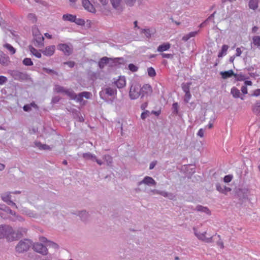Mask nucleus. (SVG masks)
<instances>
[{"mask_svg": "<svg viewBox=\"0 0 260 260\" xmlns=\"http://www.w3.org/2000/svg\"><path fill=\"white\" fill-rule=\"evenodd\" d=\"M216 189L220 193L226 194L228 192L231 191V188L225 185H221L219 183L216 184Z\"/></svg>", "mask_w": 260, "mask_h": 260, "instance_id": "dca6fc26", "label": "nucleus"}, {"mask_svg": "<svg viewBox=\"0 0 260 260\" xmlns=\"http://www.w3.org/2000/svg\"><path fill=\"white\" fill-rule=\"evenodd\" d=\"M136 0H124L125 4L130 7L134 6Z\"/></svg>", "mask_w": 260, "mask_h": 260, "instance_id": "680f3d73", "label": "nucleus"}, {"mask_svg": "<svg viewBox=\"0 0 260 260\" xmlns=\"http://www.w3.org/2000/svg\"><path fill=\"white\" fill-rule=\"evenodd\" d=\"M105 92L106 94L109 96H112L115 94H116V90L111 87H107L105 89Z\"/></svg>", "mask_w": 260, "mask_h": 260, "instance_id": "ea45409f", "label": "nucleus"}, {"mask_svg": "<svg viewBox=\"0 0 260 260\" xmlns=\"http://www.w3.org/2000/svg\"><path fill=\"white\" fill-rule=\"evenodd\" d=\"M64 64H67L70 68H73L75 66V62L73 61H69L64 62Z\"/></svg>", "mask_w": 260, "mask_h": 260, "instance_id": "e2e57ef3", "label": "nucleus"}, {"mask_svg": "<svg viewBox=\"0 0 260 260\" xmlns=\"http://www.w3.org/2000/svg\"><path fill=\"white\" fill-rule=\"evenodd\" d=\"M82 6L85 10L94 13L95 9L94 6L91 4L89 0H82Z\"/></svg>", "mask_w": 260, "mask_h": 260, "instance_id": "ddd939ff", "label": "nucleus"}, {"mask_svg": "<svg viewBox=\"0 0 260 260\" xmlns=\"http://www.w3.org/2000/svg\"><path fill=\"white\" fill-rule=\"evenodd\" d=\"M195 210L198 212H204L208 215L211 214V212L208 207H204L200 205H197Z\"/></svg>", "mask_w": 260, "mask_h": 260, "instance_id": "4be33fe9", "label": "nucleus"}, {"mask_svg": "<svg viewBox=\"0 0 260 260\" xmlns=\"http://www.w3.org/2000/svg\"><path fill=\"white\" fill-rule=\"evenodd\" d=\"M170 47L171 44L169 43H164L157 47V50L158 52H162L169 49Z\"/></svg>", "mask_w": 260, "mask_h": 260, "instance_id": "a878e982", "label": "nucleus"}, {"mask_svg": "<svg viewBox=\"0 0 260 260\" xmlns=\"http://www.w3.org/2000/svg\"><path fill=\"white\" fill-rule=\"evenodd\" d=\"M128 68L131 71L133 72H137L138 70V67L133 63L129 64Z\"/></svg>", "mask_w": 260, "mask_h": 260, "instance_id": "3c124183", "label": "nucleus"}, {"mask_svg": "<svg viewBox=\"0 0 260 260\" xmlns=\"http://www.w3.org/2000/svg\"><path fill=\"white\" fill-rule=\"evenodd\" d=\"M42 70L45 73L49 74L51 76H54V75H55L56 76H59V73L57 71H56L54 70H52V69H48L47 68L44 67L42 68Z\"/></svg>", "mask_w": 260, "mask_h": 260, "instance_id": "c85d7f7f", "label": "nucleus"}, {"mask_svg": "<svg viewBox=\"0 0 260 260\" xmlns=\"http://www.w3.org/2000/svg\"><path fill=\"white\" fill-rule=\"evenodd\" d=\"M248 190L246 188H238L236 190L235 197L243 201L248 197Z\"/></svg>", "mask_w": 260, "mask_h": 260, "instance_id": "6e6552de", "label": "nucleus"}, {"mask_svg": "<svg viewBox=\"0 0 260 260\" xmlns=\"http://www.w3.org/2000/svg\"><path fill=\"white\" fill-rule=\"evenodd\" d=\"M10 62L9 57L0 50V64L3 66H8Z\"/></svg>", "mask_w": 260, "mask_h": 260, "instance_id": "f8f14e48", "label": "nucleus"}, {"mask_svg": "<svg viewBox=\"0 0 260 260\" xmlns=\"http://www.w3.org/2000/svg\"><path fill=\"white\" fill-rule=\"evenodd\" d=\"M54 91L57 93H63L68 96L70 99H75V92L72 89H65L64 87L59 85H56Z\"/></svg>", "mask_w": 260, "mask_h": 260, "instance_id": "39448f33", "label": "nucleus"}, {"mask_svg": "<svg viewBox=\"0 0 260 260\" xmlns=\"http://www.w3.org/2000/svg\"><path fill=\"white\" fill-rule=\"evenodd\" d=\"M78 215L80 217L81 220L84 222L87 221L89 217L88 212H86L85 210H82L79 212Z\"/></svg>", "mask_w": 260, "mask_h": 260, "instance_id": "5701e85b", "label": "nucleus"}, {"mask_svg": "<svg viewBox=\"0 0 260 260\" xmlns=\"http://www.w3.org/2000/svg\"><path fill=\"white\" fill-rule=\"evenodd\" d=\"M44 38L41 34L36 35V37H34V42H36L35 44L38 47H42L44 46Z\"/></svg>", "mask_w": 260, "mask_h": 260, "instance_id": "f3484780", "label": "nucleus"}, {"mask_svg": "<svg viewBox=\"0 0 260 260\" xmlns=\"http://www.w3.org/2000/svg\"><path fill=\"white\" fill-rule=\"evenodd\" d=\"M13 233V228L8 224L0 225V239H6L8 241H14L12 235Z\"/></svg>", "mask_w": 260, "mask_h": 260, "instance_id": "f257e3e1", "label": "nucleus"}, {"mask_svg": "<svg viewBox=\"0 0 260 260\" xmlns=\"http://www.w3.org/2000/svg\"><path fill=\"white\" fill-rule=\"evenodd\" d=\"M8 73L15 80L22 81L28 79V75L26 73L18 70H9Z\"/></svg>", "mask_w": 260, "mask_h": 260, "instance_id": "7ed1b4c3", "label": "nucleus"}, {"mask_svg": "<svg viewBox=\"0 0 260 260\" xmlns=\"http://www.w3.org/2000/svg\"><path fill=\"white\" fill-rule=\"evenodd\" d=\"M161 55L162 58H170V59H172L174 56V55L172 54H168V53H161Z\"/></svg>", "mask_w": 260, "mask_h": 260, "instance_id": "13d9d810", "label": "nucleus"}, {"mask_svg": "<svg viewBox=\"0 0 260 260\" xmlns=\"http://www.w3.org/2000/svg\"><path fill=\"white\" fill-rule=\"evenodd\" d=\"M32 245L31 242L28 239L20 241L15 247L17 252L23 253L27 251Z\"/></svg>", "mask_w": 260, "mask_h": 260, "instance_id": "f03ea898", "label": "nucleus"}, {"mask_svg": "<svg viewBox=\"0 0 260 260\" xmlns=\"http://www.w3.org/2000/svg\"><path fill=\"white\" fill-rule=\"evenodd\" d=\"M260 95V89H257L253 91V93L251 94V96H258Z\"/></svg>", "mask_w": 260, "mask_h": 260, "instance_id": "774afa93", "label": "nucleus"}, {"mask_svg": "<svg viewBox=\"0 0 260 260\" xmlns=\"http://www.w3.org/2000/svg\"><path fill=\"white\" fill-rule=\"evenodd\" d=\"M193 230L194 232V235L197 237V238L199 240L203 241L204 239H205V235L206 234V232H205L203 233H201L200 232H198L195 228H193Z\"/></svg>", "mask_w": 260, "mask_h": 260, "instance_id": "f704fd0d", "label": "nucleus"}, {"mask_svg": "<svg viewBox=\"0 0 260 260\" xmlns=\"http://www.w3.org/2000/svg\"><path fill=\"white\" fill-rule=\"evenodd\" d=\"M47 246L52 247L55 249H58L59 248V245L57 243L51 241L48 242Z\"/></svg>", "mask_w": 260, "mask_h": 260, "instance_id": "09e8293b", "label": "nucleus"}, {"mask_svg": "<svg viewBox=\"0 0 260 260\" xmlns=\"http://www.w3.org/2000/svg\"><path fill=\"white\" fill-rule=\"evenodd\" d=\"M28 48L31 53L38 58H40L42 57L41 53L32 45H29Z\"/></svg>", "mask_w": 260, "mask_h": 260, "instance_id": "b1692460", "label": "nucleus"}, {"mask_svg": "<svg viewBox=\"0 0 260 260\" xmlns=\"http://www.w3.org/2000/svg\"><path fill=\"white\" fill-rule=\"evenodd\" d=\"M82 157L86 160H91L92 161H94V159L96 158V156L95 155L92 154L89 152L83 153Z\"/></svg>", "mask_w": 260, "mask_h": 260, "instance_id": "2f4dec72", "label": "nucleus"}, {"mask_svg": "<svg viewBox=\"0 0 260 260\" xmlns=\"http://www.w3.org/2000/svg\"><path fill=\"white\" fill-rule=\"evenodd\" d=\"M197 34V31L190 32L188 34L184 35L182 40L184 42L188 41L190 38L194 37Z\"/></svg>", "mask_w": 260, "mask_h": 260, "instance_id": "e433bc0d", "label": "nucleus"}, {"mask_svg": "<svg viewBox=\"0 0 260 260\" xmlns=\"http://www.w3.org/2000/svg\"><path fill=\"white\" fill-rule=\"evenodd\" d=\"M115 84L118 88L123 87L126 84L125 77L124 76L119 77V79L115 82Z\"/></svg>", "mask_w": 260, "mask_h": 260, "instance_id": "6ab92c4d", "label": "nucleus"}, {"mask_svg": "<svg viewBox=\"0 0 260 260\" xmlns=\"http://www.w3.org/2000/svg\"><path fill=\"white\" fill-rule=\"evenodd\" d=\"M234 76L235 77L236 80L238 81H244L246 79L248 78V77L245 78V76L241 73H240V74L234 73Z\"/></svg>", "mask_w": 260, "mask_h": 260, "instance_id": "79ce46f5", "label": "nucleus"}, {"mask_svg": "<svg viewBox=\"0 0 260 260\" xmlns=\"http://www.w3.org/2000/svg\"><path fill=\"white\" fill-rule=\"evenodd\" d=\"M152 92V88L151 85L148 84H144L142 87H141V98H144L145 96H148Z\"/></svg>", "mask_w": 260, "mask_h": 260, "instance_id": "1a4fd4ad", "label": "nucleus"}, {"mask_svg": "<svg viewBox=\"0 0 260 260\" xmlns=\"http://www.w3.org/2000/svg\"><path fill=\"white\" fill-rule=\"evenodd\" d=\"M33 249L38 253L42 255H46L48 249L45 246L40 243H36L33 245Z\"/></svg>", "mask_w": 260, "mask_h": 260, "instance_id": "423d86ee", "label": "nucleus"}, {"mask_svg": "<svg viewBox=\"0 0 260 260\" xmlns=\"http://www.w3.org/2000/svg\"><path fill=\"white\" fill-rule=\"evenodd\" d=\"M76 16L70 14H66L63 15L62 19L64 21H70L71 22H74Z\"/></svg>", "mask_w": 260, "mask_h": 260, "instance_id": "393cba45", "label": "nucleus"}, {"mask_svg": "<svg viewBox=\"0 0 260 260\" xmlns=\"http://www.w3.org/2000/svg\"><path fill=\"white\" fill-rule=\"evenodd\" d=\"M140 33L144 34L147 38H150L152 35L154 34V31L150 28H141Z\"/></svg>", "mask_w": 260, "mask_h": 260, "instance_id": "412c9836", "label": "nucleus"}, {"mask_svg": "<svg viewBox=\"0 0 260 260\" xmlns=\"http://www.w3.org/2000/svg\"><path fill=\"white\" fill-rule=\"evenodd\" d=\"M113 7L117 10L120 8V5L121 0H110Z\"/></svg>", "mask_w": 260, "mask_h": 260, "instance_id": "a19ab883", "label": "nucleus"}, {"mask_svg": "<svg viewBox=\"0 0 260 260\" xmlns=\"http://www.w3.org/2000/svg\"><path fill=\"white\" fill-rule=\"evenodd\" d=\"M110 58L105 56L100 59V61L98 63V66L99 68L101 69H103L105 65L108 64L109 63V60H110Z\"/></svg>", "mask_w": 260, "mask_h": 260, "instance_id": "a211bd4d", "label": "nucleus"}, {"mask_svg": "<svg viewBox=\"0 0 260 260\" xmlns=\"http://www.w3.org/2000/svg\"><path fill=\"white\" fill-rule=\"evenodd\" d=\"M229 48V46L227 45H223L221 47V51L218 53V57L219 58L222 57L224 55L226 54L227 50Z\"/></svg>", "mask_w": 260, "mask_h": 260, "instance_id": "72a5a7b5", "label": "nucleus"}, {"mask_svg": "<svg viewBox=\"0 0 260 260\" xmlns=\"http://www.w3.org/2000/svg\"><path fill=\"white\" fill-rule=\"evenodd\" d=\"M60 98L59 96H55L52 98L51 104H57L60 100Z\"/></svg>", "mask_w": 260, "mask_h": 260, "instance_id": "4d7b16f0", "label": "nucleus"}, {"mask_svg": "<svg viewBox=\"0 0 260 260\" xmlns=\"http://www.w3.org/2000/svg\"><path fill=\"white\" fill-rule=\"evenodd\" d=\"M40 150H51V148L50 146L47 144H43L42 145L41 149Z\"/></svg>", "mask_w": 260, "mask_h": 260, "instance_id": "338daca9", "label": "nucleus"}, {"mask_svg": "<svg viewBox=\"0 0 260 260\" xmlns=\"http://www.w3.org/2000/svg\"><path fill=\"white\" fill-rule=\"evenodd\" d=\"M27 18L31 21L32 23H35L37 21V18L35 14L29 13L27 15Z\"/></svg>", "mask_w": 260, "mask_h": 260, "instance_id": "37998d69", "label": "nucleus"}, {"mask_svg": "<svg viewBox=\"0 0 260 260\" xmlns=\"http://www.w3.org/2000/svg\"><path fill=\"white\" fill-rule=\"evenodd\" d=\"M179 106L177 102H175L173 104L172 107V114L173 115H179Z\"/></svg>", "mask_w": 260, "mask_h": 260, "instance_id": "c756f323", "label": "nucleus"}, {"mask_svg": "<svg viewBox=\"0 0 260 260\" xmlns=\"http://www.w3.org/2000/svg\"><path fill=\"white\" fill-rule=\"evenodd\" d=\"M23 109L25 112H29L31 110L29 104L25 105L23 107Z\"/></svg>", "mask_w": 260, "mask_h": 260, "instance_id": "69168bd1", "label": "nucleus"}, {"mask_svg": "<svg viewBox=\"0 0 260 260\" xmlns=\"http://www.w3.org/2000/svg\"><path fill=\"white\" fill-rule=\"evenodd\" d=\"M258 0H250L248 4V6L250 9L253 10L256 9L258 7Z\"/></svg>", "mask_w": 260, "mask_h": 260, "instance_id": "473e14b6", "label": "nucleus"}, {"mask_svg": "<svg viewBox=\"0 0 260 260\" xmlns=\"http://www.w3.org/2000/svg\"><path fill=\"white\" fill-rule=\"evenodd\" d=\"M76 24L80 26H84L85 25V21L82 18H77L76 17L75 21H74Z\"/></svg>", "mask_w": 260, "mask_h": 260, "instance_id": "8fccbe9b", "label": "nucleus"}, {"mask_svg": "<svg viewBox=\"0 0 260 260\" xmlns=\"http://www.w3.org/2000/svg\"><path fill=\"white\" fill-rule=\"evenodd\" d=\"M0 210H3L12 215H16V212L15 211H13L9 207L6 206L4 204H0Z\"/></svg>", "mask_w": 260, "mask_h": 260, "instance_id": "bb28decb", "label": "nucleus"}, {"mask_svg": "<svg viewBox=\"0 0 260 260\" xmlns=\"http://www.w3.org/2000/svg\"><path fill=\"white\" fill-rule=\"evenodd\" d=\"M191 97V94L190 92L185 93V95L184 97V102L185 103H188Z\"/></svg>", "mask_w": 260, "mask_h": 260, "instance_id": "603ef678", "label": "nucleus"}, {"mask_svg": "<svg viewBox=\"0 0 260 260\" xmlns=\"http://www.w3.org/2000/svg\"><path fill=\"white\" fill-rule=\"evenodd\" d=\"M192 84V82H187V83H182L181 84V88L183 90V91L186 93V92H190V86Z\"/></svg>", "mask_w": 260, "mask_h": 260, "instance_id": "7c9ffc66", "label": "nucleus"}, {"mask_svg": "<svg viewBox=\"0 0 260 260\" xmlns=\"http://www.w3.org/2000/svg\"><path fill=\"white\" fill-rule=\"evenodd\" d=\"M142 184H145L148 186H155L156 185V182L151 177L146 176L142 181L138 183V185L140 186Z\"/></svg>", "mask_w": 260, "mask_h": 260, "instance_id": "9d476101", "label": "nucleus"}, {"mask_svg": "<svg viewBox=\"0 0 260 260\" xmlns=\"http://www.w3.org/2000/svg\"><path fill=\"white\" fill-rule=\"evenodd\" d=\"M252 43L260 49V36H255L252 38Z\"/></svg>", "mask_w": 260, "mask_h": 260, "instance_id": "c9c22d12", "label": "nucleus"}, {"mask_svg": "<svg viewBox=\"0 0 260 260\" xmlns=\"http://www.w3.org/2000/svg\"><path fill=\"white\" fill-rule=\"evenodd\" d=\"M55 48L54 45H51L46 47L44 50H40L39 51L46 56H51L54 54Z\"/></svg>", "mask_w": 260, "mask_h": 260, "instance_id": "4468645a", "label": "nucleus"}, {"mask_svg": "<svg viewBox=\"0 0 260 260\" xmlns=\"http://www.w3.org/2000/svg\"><path fill=\"white\" fill-rule=\"evenodd\" d=\"M148 75L150 77H154L156 76V72L152 67H149L147 69Z\"/></svg>", "mask_w": 260, "mask_h": 260, "instance_id": "c03bdc74", "label": "nucleus"}, {"mask_svg": "<svg viewBox=\"0 0 260 260\" xmlns=\"http://www.w3.org/2000/svg\"><path fill=\"white\" fill-rule=\"evenodd\" d=\"M57 49L62 51L67 56L70 55L73 52V48L67 44H59L57 46Z\"/></svg>", "mask_w": 260, "mask_h": 260, "instance_id": "0eeeda50", "label": "nucleus"}, {"mask_svg": "<svg viewBox=\"0 0 260 260\" xmlns=\"http://www.w3.org/2000/svg\"><path fill=\"white\" fill-rule=\"evenodd\" d=\"M4 47L10 51L12 54H14L16 52V49L10 44L6 43Z\"/></svg>", "mask_w": 260, "mask_h": 260, "instance_id": "a18cd8bd", "label": "nucleus"}, {"mask_svg": "<svg viewBox=\"0 0 260 260\" xmlns=\"http://www.w3.org/2000/svg\"><path fill=\"white\" fill-rule=\"evenodd\" d=\"M75 99H71L72 100H76L77 102H81L83 100V96H82L81 93H79L78 95L75 93Z\"/></svg>", "mask_w": 260, "mask_h": 260, "instance_id": "5fc2aeb1", "label": "nucleus"}, {"mask_svg": "<svg viewBox=\"0 0 260 260\" xmlns=\"http://www.w3.org/2000/svg\"><path fill=\"white\" fill-rule=\"evenodd\" d=\"M220 75L223 79L232 77L234 75V72L232 70H230L226 71H221L220 72Z\"/></svg>", "mask_w": 260, "mask_h": 260, "instance_id": "aec40b11", "label": "nucleus"}, {"mask_svg": "<svg viewBox=\"0 0 260 260\" xmlns=\"http://www.w3.org/2000/svg\"><path fill=\"white\" fill-rule=\"evenodd\" d=\"M150 112L148 110H145L141 113V118L144 120L149 116Z\"/></svg>", "mask_w": 260, "mask_h": 260, "instance_id": "864d4df0", "label": "nucleus"}, {"mask_svg": "<svg viewBox=\"0 0 260 260\" xmlns=\"http://www.w3.org/2000/svg\"><path fill=\"white\" fill-rule=\"evenodd\" d=\"M231 93L233 95L234 98H241V100H243V98L240 96L241 93H240L239 90L238 88H237L236 87H233L231 89Z\"/></svg>", "mask_w": 260, "mask_h": 260, "instance_id": "cd10ccee", "label": "nucleus"}, {"mask_svg": "<svg viewBox=\"0 0 260 260\" xmlns=\"http://www.w3.org/2000/svg\"><path fill=\"white\" fill-rule=\"evenodd\" d=\"M11 192L3 193L1 196L2 200L5 203H8V201L11 199Z\"/></svg>", "mask_w": 260, "mask_h": 260, "instance_id": "58836bf2", "label": "nucleus"}, {"mask_svg": "<svg viewBox=\"0 0 260 260\" xmlns=\"http://www.w3.org/2000/svg\"><path fill=\"white\" fill-rule=\"evenodd\" d=\"M110 59L108 63L110 67L124 64V59L123 57L110 58Z\"/></svg>", "mask_w": 260, "mask_h": 260, "instance_id": "2eb2a0df", "label": "nucleus"}, {"mask_svg": "<svg viewBox=\"0 0 260 260\" xmlns=\"http://www.w3.org/2000/svg\"><path fill=\"white\" fill-rule=\"evenodd\" d=\"M141 86L138 84H132L131 86L129 96L131 99L135 100L141 96Z\"/></svg>", "mask_w": 260, "mask_h": 260, "instance_id": "20e7f679", "label": "nucleus"}, {"mask_svg": "<svg viewBox=\"0 0 260 260\" xmlns=\"http://www.w3.org/2000/svg\"><path fill=\"white\" fill-rule=\"evenodd\" d=\"M26 229L22 228H19L16 231L13 230V233L12 236L13 238H14V241L20 239L23 237L24 234L26 233Z\"/></svg>", "mask_w": 260, "mask_h": 260, "instance_id": "9b49d317", "label": "nucleus"}, {"mask_svg": "<svg viewBox=\"0 0 260 260\" xmlns=\"http://www.w3.org/2000/svg\"><path fill=\"white\" fill-rule=\"evenodd\" d=\"M8 79L6 77L4 76H0V85H3L7 82Z\"/></svg>", "mask_w": 260, "mask_h": 260, "instance_id": "052dcab7", "label": "nucleus"}, {"mask_svg": "<svg viewBox=\"0 0 260 260\" xmlns=\"http://www.w3.org/2000/svg\"><path fill=\"white\" fill-rule=\"evenodd\" d=\"M233 176L232 175H225L223 178V181L225 183H229L232 180Z\"/></svg>", "mask_w": 260, "mask_h": 260, "instance_id": "6e6d98bb", "label": "nucleus"}, {"mask_svg": "<svg viewBox=\"0 0 260 260\" xmlns=\"http://www.w3.org/2000/svg\"><path fill=\"white\" fill-rule=\"evenodd\" d=\"M104 159L107 162V165L109 166L113 162V158L109 154L105 155L104 156Z\"/></svg>", "mask_w": 260, "mask_h": 260, "instance_id": "de8ad7c7", "label": "nucleus"}, {"mask_svg": "<svg viewBox=\"0 0 260 260\" xmlns=\"http://www.w3.org/2000/svg\"><path fill=\"white\" fill-rule=\"evenodd\" d=\"M216 11H215L213 12V14H212L203 23H202L201 24V25L202 26L204 23H206L207 21H208L209 20H210L211 19H213V18L214 17V15L215 14H216Z\"/></svg>", "mask_w": 260, "mask_h": 260, "instance_id": "0e129e2a", "label": "nucleus"}, {"mask_svg": "<svg viewBox=\"0 0 260 260\" xmlns=\"http://www.w3.org/2000/svg\"><path fill=\"white\" fill-rule=\"evenodd\" d=\"M82 96L85 98L87 99H89L90 98L91 93L88 91H83L81 92Z\"/></svg>", "mask_w": 260, "mask_h": 260, "instance_id": "bf43d9fd", "label": "nucleus"}, {"mask_svg": "<svg viewBox=\"0 0 260 260\" xmlns=\"http://www.w3.org/2000/svg\"><path fill=\"white\" fill-rule=\"evenodd\" d=\"M22 63L26 66H31L34 64L33 62L30 58H25L23 60Z\"/></svg>", "mask_w": 260, "mask_h": 260, "instance_id": "49530a36", "label": "nucleus"}, {"mask_svg": "<svg viewBox=\"0 0 260 260\" xmlns=\"http://www.w3.org/2000/svg\"><path fill=\"white\" fill-rule=\"evenodd\" d=\"M252 111L256 114L260 113V101H256L255 105L253 106Z\"/></svg>", "mask_w": 260, "mask_h": 260, "instance_id": "4c0bfd02", "label": "nucleus"}]
</instances>
